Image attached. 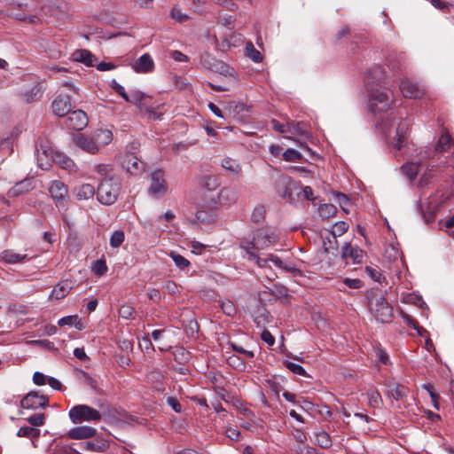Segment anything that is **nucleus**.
<instances>
[{
  "label": "nucleus",
  "instance_id": "f257e3e1",
  "mask_svg": "<svg viewBox=\"0 0 454 454\" xmlns=\"http://www.w3.org/2000/svg\"><path fill=\"white\" fill-rule=\"evenodd\" d=\"M278 241V236L274 228L264 226L253 231L252 239H241L239 246L244 249L248 256L256 257V251L265 249L276 244Z\"/></svg>",
  "mask_w": 454,
  "mask_h": 454
},
{
  "label": "nucleus",
  "instance_id": "f03ea898",
  "mask_svg": "<svg viewBox=\"0 0 454 454\" xmlns=\"http://www.w3.org/2000/svg\"><path fill=\"white\" fill-rule=\"evenodd\" d=\"M367 306L372 317L380 323H389L393 317V307L380 289L366 294Z\"/></svg>",
  "mask_w": 454,
  "mask_h": 454
},
{
  "label": "nucleus",
  "instance_id": "7ed1b4c3",
  "mask_svg": "<svg viewBox=\"0 0 454 454\" xmlns=\"http://www.w3.org/2000/svg\"><path fill=\"white\" fill-rule=\"evenodd\" d=\"M111 414L110 405L103 403L99 410L94 409L86 404H78L70 409L68 415L73 423L78 424L83 421L98 422L103 417Z\"/></svg>",
  "mask_w": 454,
  "mask_h": 454
},
{
  "label": "nucleus",
  "instance_id": "20e7f679",
  "mask_svg": "<svg viewBox=\"0 0 454 454\" xmlns=\"http://www.w3.org/2000/svg\"><path fill=\"white\" fill-rule=\"evenodd\" d=\"M120 186L121 183L117 176H106L98 186V201L104 205H113L119 196Z\"/></svg>",
  "mask_w": 454,
  "mask_h": 454
},
{
  "label": "nucleus",
  "instance_id": "39448f33",
  "mask_svg": "<svg viewBox=\"0 0 454 454\" xmlns=\"http://www.w3.org/2000/svg\"><path fill=\"white\" fill-rule=\"evenodd\" d=\"M394 103L391 93L380 90H373L369 96V110L373 114L387 111Z\"/></svg>",
  "mask_w": 454,
  "mask_h": 454
},
{
  "label": "nucleus",
  "instance_id": "423d86ee",
  "mask_svg": "<svg viewBox=\"0 0 454 454\" xmlns=\"http://www.w3.org/2000/svg\"><path fill=\"white\" fill-rule=\"evenodd\" d=\"M44 89L41 82L31 81L22 84L18 90V95L24 102L30 104L38 101L43 94Z\"/></svg>",
  "mask_w": 454,
  "mask_h": 454
},
{
  "label": "nucleus",
  "instance_id": "0eeeda50",
  "mask_svg": "<svg viewBox=\"0 0 454 454\" xmlns=\"http://www.w3.org/2000/svg\"><path fill=\"white\" fill-rule=\"evenodd\" d=\"M168 191V184L164 178V172L161 169H156L151 174V184L149 193L155 197L163 196Z\"/></svg>",
  "mask_w": 454,
  "mask_h": 454
},
{
  "label": "nucleus",
  "instance_id": "6e6552de",
  "mask_svg": "<svg viewBox=\"0 0 454 454\" xmlns=\"http://www.w3.org/2000/svg\"><path fill=\"white\" fill-rule=\"evenodd\" d=\"M20 405L24 409L32 410L45 408L49 405V399L43 395H39L36 391H30L23 397Z\"/></svg>",
  "mask_w": 454,
  "mask_h": 454
},
{
  "label": "nucleus",
  "instance_id": "1a4fd4ad",
  "mask_svg": "<svg viewBox=\"0 0 454 454\" xmlns=\"http://www.w3.org/2000/svg\"><path fill=\"white\" fill-rule=\"evenodd\" d=\"M65 125L74 130H82L88 125V117L82 110L70 112L65 119Z\"/></svg>",
  "mask_w": 454,
  "mask_h": 454
},
{
  "label": "nucleus",
  "instance_id": "9d476101",
  "mask_svg": "<svg viewBox=\"0 0 454 454\" xmlns=\"http://www.w3.org/2000/svg\"><path fill=\"white\" fill-rule=\"evenodd\" d=\"M72 100L75 101L76 98L68 95H59L52 102L53 113L59 117L68 114L71 112Z\"/></svg>",
  "mask_w": 454,
  "mask_h": 454
},
{
  "label": "nucleus",
  "instance_id": "9b49d317",
  "mask_svg": "<svg viewBox=\"0 0 454 454\" xmlns=\"http://www.w3.org/2000/svg\"><path fill=\"white\" fill-rule=\"evenodd\" d=\"M49 192L56 202L58 207H65V200L67 196V188L60 181H52L49 186Z\"/></svg>",
  "mask_w": 454,
  "mask_h": 454
},
{
  "label": "nucleus",
  "instance_id": "f8f14e48",
  "mask_svg": "<svg viewBox=\"0 0 454 454\" xmlns=\"http://www.w3.org/2000/svg\"><path fill=\"white\" fill-rule=\"evenodd\" d=\"M400 90L404 98H419L425 93V89L419 83L404 80L399 85Z\"/></svg>",
  "mask_w": 454,
  "mask_h": 454
},
{
  "label": "nucleus",
  "instance_id": "ddd939ff",
  "mask_svg": "<svg viewBox=\"0 0 454 454\" xmlns=\"http://www.w3.org/2000/svg\"><path fill=\"white\" fill-rule=\"evenodd\" d=\"M142 161L134 154L128 153L123 158L122 167L131 175H138L143 171Z\"/></svg>",
  "mask_w": 454,
  "mask_h": 454
},
{
  "label": "nucleus",
  "instance_id": "4468645a",
  "mask_svg": "<svg viewBox=\"0 0 454 454\" xmlns=\"http://www.w3.org/2000/svg\"><path fill=\"white\" fill-rule=\"evenodd\" d=\"M131 66L135 72L146 74L153 71L154 61L149 53H145L132 63Z\"/></svg>",
  "mask_w": 454,
  "mask_h": 454
},
{
  "label": "nucleus",
  "instance_id": "2eb2a0df",
  "mask_svg": "<svg viewBox=\"0 0 454 454\" xmlns=\"http://www.w3.org/2000/svg\"><path fill=\"white\" fill-rule=\"evenodd\" d=\"M74 143L77 147L89 153L94 154L98 151L92 136L87 137L79 133L74 137Z\"/></svg>",
  "mask_w": 454,
  "mask_h": 454
},
{
  "label": "nucleus",
  "instance_id": "dca6fc26",
  "mask_svg": "<svg viewBox=\"0 0 454 454\" xmlns=\"http://www.w3.org/2000/svg\"><path fill=\"white\" fill-rule=\"evenodd\" d=\"M97 434V430L89 426H81L70 429L67 433L69 438L74 440H82L93 437Z\"/></svg>",
  "mask_w": 454,
  "mask_h": 454
},
{
  "label": "nucleus",
  "instance_id": "f3484780",
  "mask_svg": "<svg viewBox=\"0 0 454 454\" xmlns=\"http://www.w3.org/2000/svg\"><path fill=\"white\" fill-rule=\"evenodd\" d=\"M222 167L229 172L233 179H238L242 172V167L238 160L231 158H224L222 160Z\"/></svg>",
  "mask_w": 454,
  "mask_h": 454
},
{
  "label": "nucleus",
  "instance_id": "a211bd4d",
  "mask_svg": "<svg viewBox=\"0 0 454 454\" xmlns=\"http://www.w3.org/2000/svg\"><path fill=\"white\" fill-rule=\"evenodd\" d=\"M137 108L140 110L141 114L146 115L152 120H160L162 116L161 112H157L156 108L151 104V98L145 99L138 105Z\"/></svg>",
  "mask_w": 454,
  "mask_h": 454
},
{
  "label": "nucleus",
  "instance_id": "6ab92c4d",
  "mask_svg": "<svg viewBox=\"0 0 454 454\" xmlns=\"http://www.w3.org/2000/svg\"><path fill=\"white\" fill-rule=\"evenodd\" d=\"M341 256L343 259L351 258L353 262L359 263L362 262L363 250L346 243L342 247Z\"/></svg>",
  "mask_w": 454,
  "mask_h": 454
},
{
  "label": "nucleus",
  "instance_id": "aec40b11",
  "mask_svg": "<svg viewBox=\"0 0 454 454\" xmlns=\"http://www.w3.org/2000/svg\"><path fill=\"white\" fill-rule=\"evenodd\" d=\"M1 260L6 263H18L28 259L27 254H19L11 249L4 250L0 254Z\"/></svg>",
  "mask_w": 454,
  "mask_h": 454
},
{
  "label": "nucleus",
  "instance_id": "412c9836",
  "mask_svg": "<svg viewBox=\"0 0 454 454\" xmlns=\"http://www.w3.org/2000/svg\"><path fill=\"white\" fill-rule=\"evenodd\" d=\"M71 289V282H69L68 280H63L59 282L56 286H54L50 296L56 300H60L66 297L69 294Z\"/></svg>",
  "mask_w": 454,
  "mask_h": 454
},
{
  "label": "nucleus",
  "instance_id": "4be33fe9",
  "mask_svg": "<svg viewBox=\"0 0 454 454\" xmlns=\"http://www.w3.org/2000/svg\"><path fill=\"white\" fill-rule=\"evenodd\" d=\"M92 137L98 149L100 146L110 144L113 140V134L109 129H98L93 133Z\"/></svg>",
  "mask_w": 454,
  "mask_h": 454
},
{
  "label": "nucleus",
  "instance_id": "5701e85b",
  "mask_svg": "<svg viewBox=\"0 0 454 454\" xmlns=\"http://www.w3.org/2000/svg\"><path fill=\"white\" fill-rule=\"evenodd\" d=\"M32 189V180L31 179H24L20 182L15 184L13 187H12L9 191V194L11 196H20L22 195Z\"/></svg>",
  "mask_w": 454,
  "mask_h": 454
},
{
  "label": "nucleus",
  "instance_id": "b1692460",
  "mask_svg": "<svg viewBox=\"0 0 454 454\" xmlns=\"http://www.w3.org/2000/svg\"><path fill=\"white\" fill-rule=\"evenodd\" d=\"M72 58L74 61L83 63L86 66H93L94 56L87 50H76L72 54Z\"/></svg>",
  "mask_w": 454,
  "mask_h": 454
},
{
  "label": "nucleus",
  "instance_id": "393cba45",
  "mask_svg": "<svg viewBox=\"0 0 454 454\" xmlns=\"http://www.w3.org/2000/svg\"><path fill=\"white\" fill-rule=\"evenodd\" d=\"M420 168L419 162H409L403 164L401 168L402 172L410 179L413 180L416 178Z\"/></svg>",
  "mask_w": 454,
  "mask_h": 454
},
{
  "label": "nucleus",
  "instance_id": "a878e982",
  "mask_svg": "<svg viewBox=\"0 0 454 454\" xmlns=\"http://www.w3.org/2000/svg\"><path fill=\"white\" fill-rule=\"evenodd\" d=\"M408 129H409V124L406 122V121H401L397 128H396V137H397V141L395 145V146L397 148V149H401L402 147V143L405 140L406 138V134H407V131H408Z\"/></svg>",
  "mask_w": 454,
  "mask_h": 454
},
{
  "label": "nucleus",
  "instance_id": "bb28decb",
  "mask_svg": "<svg viewBox=\"0 0 454 454\" xmlns=\"http://www.w3.org/2000/svg\"><path fill=\"white\" fill-rule=\"evenodd\" d=\"M95 194V188L92 184H83L77 189V197L80 200H88Z\"/></svg>",
  "mask_w": 454,
  "mask_h": 454
},
{
  "label": "nucleus",
  "instance_id": "cd10ccee",
  "mask_svg": "<svg viewBox=\"0 0 454 454\" xmlns=\"http://www.w3.org/2000/svg\"><path fill=\"white\" fill-rule=\"evenodd\" d=\"M408 388L403 385L395 384L393 388L388 391V396L399 401L407 396Z\"/></svg>",
  "mask_w": 454,
  "mask_h": 454
},
{
  "label": "nucleus",
  "instance_id": "c85d7f7f",
  "mask_svg": "<svg viewBox=\"0 0 454 454\" xmlns=\"http://www.w3.org/2000/svg\"><path fill=\"white\" fill-rule=\"evenodd\" d=\"M54 161L64 169L72 170L74 167V162L69 157L61 153H56Z\"/></svg>",
  "mask_w": 454,
  "mask_h": 454
},
{
  "label": "nucleus",
  "instance_id": "c756f323",
  "mask_svg": "<svg viewBox=\"0 0 454 454\" xmlns=\"http://www.w3.org/2000/svg\"><path fill=\"white\" fill-rule=\"evenodd\" d=\"M451 137L449 134H442L435 145V151L437 152H446L451 147Z\"/></svg>",
  "mask_w": 454,
  "mask_h": 454
},
{
  "label": "nucleus",
  "instance_id": "7c9ffc66",
  "mask_svg": "<svg viewBox=\"0 0 454 454\" xmlns=\"http://www.w3.org/2000/svg\"><path fill=\"white\" fill-rule=\"evenodd\" d=\"M246 55L255 63H259L262 60V53L254 48L251 42L246 44Z\"/></svg>",
  "mask_w": 454,
  "mask_h": 454
},
{
  "label": "nucleus",
  "instance_id": "2f4dec72",
  "mask_svg": "<svg viewBox=\"0 0 454 454\" xmlns=\"http://www.w3.org/2000/svg\"><path fill=\"white\" fill-rule=\"evenodd\" d=\"M17 435L19 437H27L30 439H37L40 435V431H39V429H36L35 427L25 426V427H21L19 429Z\"/></svg>",
  "mask_w": 454,
  "mask_h": 454
},
{
  "label": "nucleus",
  "instance_id": "473e14b6",
  "mask_svg": "<svg viewBox=\"0 0 454 454\" xmlns=\"http://www.w3.org/2000/svg\"><path fill=\"white\" fill-rule=\"evenodd\" d=\"M369 405L372 408H379L382 403L380 393L375 389H370L366 393Z\"/></svg>",
  "mask_w": 454,
  "mask_h": 454
},
{
  "label": "nucleus",
  "instance_id": "72a5a7b5",
  "mask_svg": "<svg viewBox=\"0 0 454 454\" xmlns=\"http://www.w3.org/2000/svg\"><path fill=\"white\" fill-rule=\"evenodd\" d=\"M337 212V208L333 204H322L318 207V213L322 218H330L334 216Z\"/></svg>",
  "mask_w": 454,
  "mask_h": 454
},
{
  "label": "nucleus",
  "instance_id": "f704fd0d",
  "mask_svg": "<svg viewBox=\"0 0 454 454\" xmlns=\"http://www.w3.org/2000/svg\"><path fill=\"white\" fill-rule=\"evenodd\" d=\"M316 442L318 446L324 449H328L332 446L331 437L325 431L319 432L316 434Z\"/></svg>",
  "mask_w": 454,
  "mask_h": 454
},
{
  "label": "nucleus",
  "instance_id": "c9c22d12",
  "mask_svg": "<svg viewBox=\"0 0 454 454\" xmlns=\"http://www.w3.org/2000/svg\"><path fill=\"white\" fill-rule=\"evenodd\" d=\"M218 198L221 203H231L236 200L237 196L231 190L224 188L219 192Z\"/></svg>",
  "mask_w": 454,
  "mask_h": 454
},
{
  "label": "nucleus",
  "instance_id": "e433bc0d",
  "mask_svg": "<svg viewBox=\"0 0 454 454\" xmlns=\"http://www.w3.org/2000/svg\"><path fill=\"white\" fill-rule=\"evenodd\" d=\"M124 232L121 230L114 231L110 237V246L114 248L119 247L124 241Z\"/></svg>",
  "mask_w": 454,
  "mask_h": 454
},
{
  "label": "nucleus",
  "instance_id": "4c0bfd02",
  "mask_svg": "<svg viewBox=\"0 0 454 454\" xmlns=\"http://www.w3.org/2000/svg\"><path fill=\"white\" fill-rule=\"evenodd\" d=\"M283 159L289 162L300 161L302 160V155L300 152L288 148L283 153Z\"/></svg>",
  "mask_w": 454,
  "mask_h": 454
},
{
  "label": "nucleus",
  "instance_id": "58836bf2",
  "mask_svg": "<svg viewBox=\"0 0 454 454\" xmlns=\"http://www.w3.org/2000/svg\"><path fill=\"white\" fill-rule=\"evenodd\" d=\"M265 213L266 210L264 206L257 205L252 212L251 220L255 223H261L265 218Z\"/></svg>",
  "mask_w": 454,
  "mask_h": 454
},
{
  "label": "nucleus",
  "instance_id": "ea45409f",
  "mask_svg": "<svg viewBox=\"0 0 454 454\" xmlns=\"http://www.w3.org/2000/svg\"><path fill=\"white\" fill-rule=\"evenodd\" d=\"M135 309L133 307L128 304H123L119 309V316L127 320L134 318Z\"/></svg>",
  "mask_w": 454,
  "mask_h": 454
},
{
  "label": "nucleus",
  "instance_id": "a19ab883",
  "mask_svg": "<svg viewBox=\"0 0 454 454\" xmlns=\"http://www.w3.org/2000/svg\"><path fill=\"white\" fill-rule=\"evenodd\" d=\"M170 257L174 261L176 267H178L180 270H184L187 268L190 265V262L184 258L183 255L176 254L175 252L170 253Z\"/></svg>",
  "mask_w": 454,
  "mask_h": 454
},
{
  "label": "nucleus",
  "instance_id": "79ce46f5",
  "mask_svg": "<svg viewBox=\"0 0 454 454\" xmlns=\"http://www.w3.org/2000/svg\"><path fill=\"white\" fill-rule=\"evenodd\" d=\"M145 99H149V96L141 91H135L129 96V100H126V102L132 103L138 106Z\"/></svg>",
  "mask_w": 454,
  "mask_h": 454
},
{
  "label": "nucleus",
  "instance_id": "37998d69",
  "mask_svg": "<svg viewBox=\"0 0 454 454\" xmlns=\"http://www.w3.org/2000/svg\"><path fill=\"white\" fill-rule=\"evenodd\" d=\"M284 364H285L286 367L289 371H291L293 373L300 375V376L307 375L305 369L301 365L295 364L294 362H289V361H286Z\"/></svg>",
  "mask_w": 454,
  "mask_h": 454
},
{
  "label": "nucleus",
  "instance_id": "c03bdc74",
  "mask_svg": "<svg viewBox=\"0 0 454 454\" xmlns=\"http://www.w3.org/2000/svg\"><path fill=\"white\" fill-rule=\"evenodd\" d=\"M348 229V224L344 222V221H340V222H338L336 223L333 227V238L335 239L337 236H341L343 235Z\"/></svg>",
  "mask_w": 454,
  "mask_h": 454
},
{
  "label": "nucleus",
  "instance_id": "a18cd8bd",
  "mask_svg": "<svg viewBox=\"0 0 454 454\" xmlns=\"http://www.w3.org/2000/svg\"><path fill=\"white\" fill-rule=\"evenodd\" d=\"M80 447L90 451H103L105 449V444H100L95 442H87L80 443Z\"/></svg>",
  "mask_w": 454,
  "mask_h": 454
},
{
  "label": "nucleus",
  "instance_id": "49530a36",
  "mask_svg": "<svg viewBox=\"0 0 454 454\" xmlns=\"http://www.w3.org/2000/svg\"><path fill=\"white\" fill-rule=\"evenodd\" d=\"M107 266L104 260H98L94 262L92 270L96 275L103 276L107 271Z\"/></svg>",
  "mask_w": 454,
  "mask_h": 454
},
{
  "label": "nucleus",
  "instance_id": "de8ad7c7",
  "mask_svg": "<svg viewBox=\"0 0 454 454\" xmlns=\"http://www.w3.org/2000/svg\"><path fill=\"white\" fill-rule=\"evenodd\" d=\"M214 4L224 7L229 11H236L238 9L237 0H210Z\"/></svg>",
  "mask_w": 454,
  "mask_h": 454
},
{
  "label": "nucleus",
  "instance_id": "09e8293b",
  "mask_svg": "<svg viewBox=\"0 0 454 454\" xmlns=\"http://www.w3.org/2000/svg\"><path fill=\"white\" fill-rule=\"evenodd\" d=\"M45 415L43 413H35L27 419L33 427H40L44 424Z\"/></svg>",
  "mask_w": 454,
  "mask_h": 454
},
{
  "label": "nucleus",
  "instance_id": "8fccbe9b",
  "mask_svg": "<svg viewBox=\"0 0 454 454\" xmlns=\"http://www.w3.org/2000/svg\"><path fill=\"white\" fill-rule=\"evenodd\" d=\"M202 185L207 190L212 191L218 186V182L215 176H206L202 179Z\"/></svg>",
  "mask_w": 454,
  "mask_h": 454
},
{
  "label": "nucleus",
  "instance_id": "3c124183",
  "mask_svg": "<svg viewBox=\"0 0 454 454\" xmlns=\"http://www.w3.org/2000/svg\"><path fill=\"white\" fill-rule=\"evenodd\" d=\"M196 219L198 222L202 223H210L214 221V217L212 215L207 213V211H198L196 214Z\"/></svg>",
  "mask_w": 454,
  "mask_h": 454
},
{
  "label": "nucleus",
  "instance_id": "603ef678",
  "mask_svg": "<svg viewBox=\"0 0 454 454\" xmlns=\"http://www.w3.org/2000/svg\"><path fill=\"white\" fill-rule=\"evenodd\" d=\"M111 88L118 93L125 101L129 100V95L127 94L123 86L119 84L115 80L111 82Z\"/></svg>",
  "mask_w": 454,
  "mask_h": 454
},
{
  "label": "nucleus",
  "instance_id": "864d4df0",
  "mask_svg": "<svg viewBox=\"0 0 454 454\" xmlns=\"http://www.w3.org/2000/svg\"><path fill=\"white\" fill-rule=\"evenodd\" d=\"M269 259H270V262H272L276 267L285 270L286 271L292 270V268L286 266L284 264L283 261L280 258H278V256L273 255V254H269Z\"/></svg>",
  "mask_w": 454,
  "mask_h": 454
},
{
  "label": "nucleus",
  "instance_id": "5fc2aeb1",
  "mask_svg": "<svg viewBox=\"0 0 454 454\" xmlns=\"http://www.w3.org/2000/svg\"><path fill=\"white\" fill-rule=\"evenodd\" d=\"M427 392L429 393L430 396H431V399H432V402H433V404H434V407L436 409V410H439V404H438V399H439V395L438 394L435 393L433 386L431 385H427L424 387Z\"/></svg>",
  "mask_w": 454,
  "mask_h": 454
},
{
  "label": "nucleus",
  "instance_id": "6e6d98bb",
  "mask_svg": "<svg viewBox=\"0 0 454 454\" xmlns=\"http://www.w3.org/2000/svg\"><path fill=\"white\" fill-rule=\"evenodd\" d=\"M171 17L179 22H183V21L188 20V16L185 14H183L181 10L176 7H174L171 10Z\"/></svg>",
  "mask_w": 454,
  "mask_h": 454
},
{
  "label": "nucleus",
  "instance_id": "4d7b16f0",
  "mask_svg": "<svg viewBox=\"0 0 454 454\" xmlns=\"http://www.w3.org/2000/svg\"><path fill=\"white\" fill-rule=\"evenodd\" d=\"M343 283L349 288L358 289L362 286V281L358 278H345Z\"/></svg>",
  "mask_w": 454,
  "mask_h": 454
},
{
  "label": "nucleus",
  "instance_id": "13d9d810",
  "mask_svg": "<svg viewBox=\"0 0 454 454\" xmlns=\"http://www.w3.org/2000/svg\"><path fill=\"white\" fill-rule=\"evenodd\" d=\"M76 320H77V315L67 316V317H61L59 320L58 325L59 326L72 325Z\"/></svg>",
  "mask_w": 454,
  "mask_h": 454
},
{
  "label": "nucleus",
  "instance_id": "bf43d9fd",
  "mask_svg": "<svg viewBox=\"0 0 454 454\" xmlns=\"http://www.w3.org/2000/svg\"><path fill=\"white\" fill-rule=\"evenodd\" d=\"M47 377L39 372H35L33 375V382L38 386L44 385L47 382Z\"/></svg>",
  "mask_w": 454,
  "mask_h": 454
},
{
  "label": "nucleus",
  "instance_id": "052dcab7",
  "mask_svg": "<svg viewBox=\"0 0 454 454\" xmlns=\"http://www.w3.org/2000/svg\"><path fill=\"white\" fill-rule=\"evenodd\" d=\"M262 340L266 342L269 346H272L275 343V339L268 330H263L261 334Z\"/></svg>",
  "mask_w": 454,
  "mask_h": 454
},
{
  "label": "nucleus",
  "instance_id": "680f3d73",
  "mask_svg": "<svg viewBox=\"0 0 454 454\" xmlns=\"http://www.w3.org/2000/svg\"><path fill=\"white\" fill-rule=\"evenodd\" d=\"M168 404L176 411V412H181L182 411V405L175 397H168L167 399Z\"/></svg>",
  "mask_w": 454,
  "mask_h": 454
},
{
  "label": "nucleus",
  "instance_id": "e2e57ef3",
  "mask_svg": "<svg viewBox=\"0 0 454 454\" xmlns=\"http://www.w3.org/2000/svg\"><path fill=\"white\" fill-rule=\"evenodd\" d=\"M84 381L92 389L98 390V381L86 372H83Z\"/></svg>",
  "mask_w": 454,
  "mask_h": 454
},
{
  "label": "nucleus",
  "instance_id": "0e129e2a",
  "mask_svg": "<svg viewBox=\"0 0 454 454\" xmlns=\"http://www.w3.org/2000/svg\"><path fill=\"white\" fill-rule=\"evenodd\" d=\"M222 309L228 316L233 315L235 313V311H236L233 303L231 302V301L223 303L222 304Z\"/></svg>",
  "mask_w": 454,
  "mask_h": 454
},
{
  "label": "nucleus",
  "instance_id": "69168bd1",
  "mask_svg": "<svg viewBox=\"0 0 454 454\" xmlns=\"http://www.w3.org/2000/svg\"><path fill=\"white\" fill-rule=\"evenodd\" d=\"M147 295L149 299L153 301H159L160 300V291L156 288H149L147 290Z\"/></svg>",
  "mask_w": 454,
  "mask_h": 454
},
{
  "label": "nucleus",
  "instance_id": "338daca9",
  "mask_svg": "<svg viewBox=\"0 0 454 454\" xmlns=\"http://www.w3.org/2000/svg\"><path fill=\"white\" fill-rule=\"evenodd\" d=\"M298 454H318L316 450V449L309 446V445H303L300 446L297 449Z\"/></svg>",
  "mask_w": 454,
  "mask_h": 454
},
{
  "label": "nucleus",
  "instance_id": "774afa93",
  "mask_svg": "<svg viewBox=\"0 0 454 454\" xmlns=\"http://www.w3.org/2000/svg\"><path fill=\"white\" fill-rule=\"evenodd\" d=\"M445 227L450 236L454 238V215L446 221Z\"/></svg>",
  "mask_w": 454,
  "mask_h": 454
}]
</instances>
